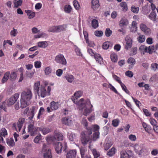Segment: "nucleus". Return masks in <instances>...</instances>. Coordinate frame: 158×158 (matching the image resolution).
Here are the masks:
<instances>
[{"label": "nucleus", "instance_id": "f257e3e1", "mask_svg": "<svg viewBox=\"0 0 158 158\" xmlns=\"http://www.w3.org/2000/svg\"><path fill=\"white\" fill-rule=\"evenodd\" d=\"M32 95V92L29 89L23 91L22 92L20 98L21 108H25L30 104V101Z\"/></svg>", "mask_w": 158, "mask_h": 158}, {"label": "nucleus", "instance_id": "f03ea898", "mask_svg": "<svg viewBox=\"0 0 158 158\" xmlns=\"http://www.w3.org/2000/svg\"><path fill=\"white\" fill-rule=\"evenodd\" d=\"M83 94V92L81 91H78L75 92L74 96L72 98V100L74 103L76 104L77 106H80L81 107H82L85 105L86 101L87 100H84L82 98L79 101H77V99L81 97Z\"/></svg>", "mask_w": 158, "mask_h": 158}, {"label": "nucleus", "instance_id": "7ed1b4c3", "mask_svg": "<svg viewBox=\"0 0 158 158\" xmlns=\"http://www.w3.org/2000/svg\"><path fill=\"white\" fill-rule=\"evenodd\" d=\"M34 89L37 92L38 95L42 98H44L46 96L47 91L45 88L40 84L39 81L35 83L34 86Z\"/></svg>", "mask_w": 158, "mask_h": 158}, {"label": "nucleus", "instance_id": "20e7f679", "mask_svg": "<svg viewBox=\"0 0 158 158\" xmlns=\"http://www.w3.org/2000/svg\"><path fill=\"white\" fill-rule=\"evenodd\" d=\"M78 106L80 109H84L83 114L86 116H88L93 110V109L92 108L93 106L90 103V100L88 99H87V101H86L85 103V105L82 106V107H81L80 106Z\"/></svg>", "mask_w": 158, "mask_h": 158}, {"label": "nucleus", "instance_id": "39448f33", "mask_svg": "<svg viewBox=\"0 0 158 158\" xmlns=\"http://www.w3.org/2000/svg\"><path fill=\"white\" fill-rule=\"evenodd\" d=\"M67 147V143L64 141L62 143L57 142L55 144V149L57 153H60L61 152L62 150L64 151L66 150Z\"/></svg>", "mask_w": 158, "mask_h": 158}, {"label": "nucleus", "instance_id": "423d86ee", "mask_svg": "<svg viewBox=\"0 0 158 158\" xmlns=\"http://www.w3.org/2000/svg\"><path fill=\"white\" fill-rule=\"evenodd\" d=\"M41 152L43 154L44 158H52L51 150L45 144H44Z\"/></svg>", "mask_w": 158, "mask_h": 158}, {"label": "nucleus", "instance_id": "0eeeda50", "mask_svg": "<svg viewBox=\"0 0 158 158\" xmlns=\"http://www.w3.org/2000/svg\"><path fill=\"white\" fill-rule=\"evenodd\" d=\"M55 60L56 63L63 65H66L67 61L64 56L62 54H59L56 56L55 58Z\"/></svg>", "mask_w": 158, "mask_h": 158}, {"label": "nucleus", "instance_id": "6e6552de", "mask_svg": "<svg viewBox=\"0 0 158 158\" xmlns=\"http://www.w3.org/2000/svg\"><path fill=\"white\" fill-rule=\"evenodd\" d=\"M19 97V94L18 93H16L9 99L6 100L5 103H6L8 106H10L15 103Z\"/></svg>", "mask_w": 158, "mask_h": 158}, {"label": "nucleus", "instance_id": "1a4fd4ad", "mask_svg": "<svg viewBox=\"0 0 158 158\" xmlns=\"http://www.w3.org/2000/svg\"><path fill=\"white\" fill-rule=\"evenodd\" d=\"M60 106L58 102L52 101L51 102L50 106L47 107V111L48 112H50L53 110H56L59 108Z\"/></svg>", "mask_w": 158, "mask_h": 158}, {"label": "nucleus", "instance_id": "9d476101", "mask_svg": "<svg viewBox=\"0 0 158 158\" xmlns=\"http://www.w3.org/2000/svg\"><path fill=\"white\" fill-rule=\"evenodd\" d=\"M91 139L88 136H87L85 133L82 132L81 134V141L82 143L84 144H86Z\"/></svg>", "mask_w": 158, "mask_h": 158}, {"label": "nucleus", "instance_id": "9b49d317", "mask_svg": "<svg viewBox=\"0 0 158 158\" xmlns=\"http://www.w3.org/2000/svg\"><path fill=\"white\" fill-rule=\"evenodd\" d=\"M7 135V132L5 128H2L0 130V143H5L3 137H6Z\"/></svg>", "mask_w": 158, "mask_h": 158}, {"label": "nucleus", "instance_id": "f8f14e48", "mask_svg": "<svg viewBox=\"0 0 158 158\" xmlns=\"http://www.w3.org/2000/svg\"><path fill=\"white\" fill-rule=\"evenodd\" d=\"M140 28L141 30L146 35H149L151 33V29L147 27L146 24L143 23H142L140 24Z\"/></svg>", "mask_w": 158, "mask_h": 158}, {"label": "nucleus", "instance_id": "ddd939ff", "mask_svg": "<svg viewBox=\"0 0 158 158\" xmlns=\"http://www.w3.org/2000/svg\"><path fill=\"white\" fill-rule=\"evenodd\" d=\"M128 24L129 22L127 19L125 17H122L119 22V25L121 28H125Z\"/></svg>", "mask_w": 158, "mask_h": 158}, {"label": "nucleus", "instance_id": "4468645a", "mask_svg": "<svg viewBox=\"0 0 158 158\" xmlns=\"http://www.w3.org/2000/svg\"><path fill=\"white\" fill-rule=\"evenodd\" d=\"M133 145L134 151L137 154L140 155L143 152L142 147L141 145L138 144H133Z\"/></svg>", "mask_w": 158, "mask_h": 158}, {"label": "nucleus", "instance_id": "2eb2a0df", "mask_svg": "<svg viewBox=\"0 0 158 158\" xmlns=\"http://www.w3.org/2000/svg\"><path fill=\"white\" fill-rule=\"evenodd\" d=\"M34 123L30 124L28 127V131L31 133V135H33L37 131H39L40 128H35L33 125Z\"/></svg>", "mask_w": 158, "mask_h": 158}, {"label": "nucleus", "instance_id": "dca6fc26", "mask_svg": "<svg viewBox=\"0 0 158 158\" xmlns=\"http://www.w3.org/2000/svg\"><path fill=\"white\" fill-rule=\"evenodd\" d=\"M77 151L76 149L69 150L66 154V158H75Z\"/></svg>", "mask_w": 158, "mask_h": 158}, {"label": "nucleus", "instance_id": "f3484780", "mask_svg": "<svg viewBox=\"0 0 158 158\" xmlns=\"http://www.w3.org/2000/svg\"><path fill=\"white\" fill-rule=\"evenodd\" d=\"M68 137L70 141L73 142L76 140L77 136L74 133L69 132L68 133Z\"/></svg>", "mask_w": 158, "mask_h": 158}, {"label": "nucleus", "instance_id": "a211bd4d", "mask_svg": "<svg viewBox=\"0 0 158 158\" xmlns=\"http://www.w3.org/2000/svg\"><path fill=\"white\" fill-rule=\"evenodd\" d=\"M99 4L98 0H93L92 2V8L95 10L99 7Z\"/></svg>", "mask_w": 158, "mask_h": 158}, {"label": "nucleus", "instance_id": "6ab92c4d", "mask_svg": "<svg viewBox=\"0 0 158 158\" xmlns=\"http://www.w3.org/2000/svg\"><path fill=\"white\" fill-rule=\"evenodd\" d=\"M126 40L127 42L125 48L126 49L128 50L130 48L132 47V40L131 38H126Z\"/></svg>", "mask_w": 158, "mask_h": 158}, {"label": "nucleus", "instance_id": "aec40b11", "mask_svg": "<svg viewBox=\"0 0 158 158\" xmlns=\"http://www.w3.org/2000/svg\"><path fill=\"white\" fill-rule=\"evenodd\" d=\"M112 145V143L110 140L109 139H106L104 145V149L106 150L108 149Z\"/></svg>", "mask_w": 158, "mask_h": 158}, {"label": "nucleus", "instance_id": "412c9836", "mask_svg": "<svg viewBox=\"0 0 158 158\" xmlns=\"http://www.w3.org/2000/svg\"><path fill=\"white\" fill-rule=\"evenodd\" d=\"M62 121L63 123L67 125H70L72 122L71 118L69 117L63 118L62 119Z\"/></svg>", "mask_w": 158, "mask_h": 158}, {"label": "nucleus", "instance_id": "4be33fe9", "mask_svg": "<svg viewBox=\"0 0 158 158\" xmlns=\"http://www.w3.org/2000/svg\"><path fill=\"white\" fill-rule=\"evenodd\" d=\"M57 30L58 32L65 31L67 28V25L66 24H63L61 25L56 26Z\"/></svg>", "mask_w": 158, "mask_h": 158}, {"label": "nucleus", "instance_id": "5701e85b", "mask_svg": "<svg viewBox=\"0 0 158 158\" xmlns=\"http://www.w3.org/2000/svg\"><path fill=\"white\" fill-rule=\"evenodd\" d=\"M24 122L25 119L23 118H20L19 119L17 123V127L19 131H20L22 127Z\"/></svg>", "mask_w": 158, "mask_h": 158}, {"label": "nucleus", "instance_id": "b1692460", "mask_svg": "<svg viewBox=\"0 0 158 158\" xmlns=\"http://www.w3.org/2000/svg\"><path fill=\"white\" fill-rule=\"evenodd\" d=\"M38 46L40 48H45L48 45V42L46 41H40L37 43Z\"/></svg>", "mask_w": 158, "mask_h": 158}, {"label": "nucleus", "instance_id": "393cba45", "mask_svg": "<svg viewBox=\"0 0 158 158\" xmlns=\"http://www.w3.org/2000/svg\"><path fill=\"white\" fill-rule=\"evenodd\" d=\"M72 8L70 5H65L64 8V12L67 14H69L71 13Z\"/></svg>", "mask_w": 158, "mask_h": 158}, {"label": "nucleus", "instance_id": "a878e982", "mask_svg": "<svg viewBox=\"0 0 158 158\" xmlns=\"http://www.w3.org/2000/svg\"><path fill=\"white\" fill-rule=\"evenodd\" d=\"M149 18L152 20L155 21L156 19V15L155 11H152L148 16Z\"/></svg>", "mask_w": 158, "mask_h": 158}, {"label": "nucleus", "instance_id": "bb28decb", "mask_svg": "<svg viewBox=\"0 0 158 158\" xmlns=\"http://www.w3.org/2000/svg\"><path fill=\"white\" fill-rule=\"evenodd\" d=\"M110 57L111 61L114 62H116L118 60V56L114 52H112L110 55Z\"/></svg>", "mask_w": 158, "mask_h": 158}, {"label": "nucleus", "instance_id": "cd10ccee", "mask_svg": "<svg viewBox=\"0 0 158 158\" xmlns=\"http://www.w3.org/2000/svg\"><path fill=\"white\" fill-rule=\"evenodd\" d=\"M39 131L42 132L44 135H45L50 132V130L48 128L40 127L39 128Z\"/></svg>", "mask_w": 158, "mask_h": 158}, {"label": "nucleus", "instance_id": "c85d7f7f", "mask_svg": "<svg viewBox=\"0 0 158 158\" xmlns=\"http://www.w3.org/2000/svg\"><path fill=\"white\" fill-rule=\"evenodd\" d=\"M117 81L120 83L121 86L122 87V89L127 94H129V90L127 89L125 85L123 83H122L120 81V80H116Z\"/></svg>", "mask_w": 158, "mask_h": 158}, {"label": "nucleus", "instance_id": "c756f323", "mask_svg": "<svg viewBox=\"0 0 158 158\" xmlns=\"http://www.w3.org/2000/svg\"><path fill=\"white\" fill-rule=\"evenodd\" d=\"M120 6L122 8V10L124 12H126L128 9L127 6V3L125 2H122L120 4Z\"/></svg>", "mask_w": 158, "mask_h": 158}, {"label": "nucleus", "instance_id": "7c9ffc66", "mask_svg": "<svg viewBox=\"0 0 158 158\" xmlns=\"http://www.w3.org/2000/svg\"><path fill=\"white\" fill-rule=\"evenodd\" d=\"M6 143L10 146L13 147L15 145L13 139L12 138L7 139H6Z\"/></svg>", "mask_w": 158, "mask_h": 158}, {"label": "nucleus", "instance_id": "2f4dec72", "mask_svg": "<svg viewBox=\"0 0 158 158\" xmlns=\"http://www.w3.org/2000/svg\"><path fill=\"white\" fill-rule=\"evenodd\" d=\"M36 109L35 107H32L30 112V116L29 117V119L30 120H31L33 118L35 113L36 112Z\"/></svg>", "mask_w": 158, "mask_h": 158}, {"label": "nucleus", "instance_id": "473e14b6", "mask_svg": "<svg viewBox=\"0 0 158 158\" xmlns=\"http://www.w3.org/2000/svg\"><path fill=\"white\" fill-rule=\"evenodd\" d=\"M135 62L136 61L135 59L132 57L129 58L127 60V63L131 65V68H132V66L135 64ZM130 66H131V65H130Z\"/></svg>", "mask_w": 158, "mask_h": 158}, {"label": "nucleus", "instance_id": "72a5a7b5", "mask_svg": "<svg viewBox=\"0 0 158 158\" xmlns=\"http://www.w3.org/2000/svg\"><path fill=\"white\" fill-rule=\"evenodd\" d=\"M139 49L142 52H143V54H144V52H148V48L144 45L140 46L139 48Z\"/></svg>", "mask_w": 158, "mask_h": 158}, {"label": "nucleus", "instance_id": "f704fd0d", "mask_svg": "<svg viewBox=\"0 0 158 158\" xmlns=\"http://www.w3.org/2000/svg\"><path fill=\"white\" fill-rule=\"evenodd\" d=\"M54 138L57 140H61L63 139V136L61 133L58 132L55 133L54 135Z\"/></svg>", "mask_w": 158, "mask_h": 158}, {"label": "nucleus", "instance_id": "c9c22d12", "mask_svg": "<svg viewBox=\"0 0 158 158\" xmlns=\"http://www.w3.org/2000/svg\"><path fill=\"white\" fill-rule=\"evenodd\" d=\"M23 3V0H19L17 1L15 0L14 1V7L16 8L18 7L19 6H21Z\"/></svg>", "mask_w": 158, "mask_h": 158}, {"label": "nucleus", "instance_id": "e433bc0d", "mask_svg": "<svg viewBox=\"0 0 158 158\" xmlns=\"http://www.w3.org/2000/svg\"><path fill=\"white\" fill-rule=\"evenodd\" d=\"M115 149L113 147L110 149L107 153V155L109 156H113L115 153Z\"/></svg>", "mask_w": 158, "mask_h": 158}, {"label": "nucleus", "instance_id": "4c0bfd02", "mask_svg": "<svg viewBox=\"0 0 158 158\" xmlns=\"http://www.w3.org/2000/svg\"><path fill=\"white\" fill-rule=\"evenodd\" d=\"M121 158H127L129 156V154L125 150H122L121 152Z\"/></svg>", "mask_w": 158, "mask_h": 158}, {"label": "nucleus", "instance_id": "58836bf2", "mask_svg": "<svg viewBox=\"0 0 158 158\" xmlns=\"http://www.w3.org/2000/svg\"><path fill=\"white\" fill-rule=\"evenodd\" d=\"M111 43L110 42L106 41L104 42L102 45V48L104 49H107L110 46Z\"/></svg>", "mask_w": 158, "mask_h": 158}, {"label": "nucleus", "instance_id": "ea45409f", "mask_svg": "<svg viewBox=\"0 0 158 158\" xmlns=\"http://www.w3.org/2000/svg\"><path fill=\"white\" fill-rule=\"evenodd\" d=\"M151 69L154 71L158 70V64L156 63H152L151 66Z\"/></svg>", "mask_w": 158, "mask_h": 158}, {"label": "nucleus", "instance_id": "a19ab883", "mask_svg": "<svg viewBox=\"0 0 158 158\" xmlns=\"http://www.w3.org/2000/svg\"><path fill=\"white\" fill-rule=\"evenodd\" d=\"M92 152L94 158H97L100 156V153L95 149L92 150Z\"/></svg>", "mask_w": 158, "mask_h": 158}, {"label": "nucleus", "instance_id": "79ce46f5", "mask_svg": "<svg viewBox=\"0 0 158 158\" xmlns=\"http://www.w3.org/2000/svg\"><path fill=\"white\" fill-rule=\"evenodd\" d=\"M149 121L150 122V123L152 126H156L157 124V122L156 121L152 118H150Z\"/></svg>", "mask_w": 158, "mask_h": 158}, {"label": "nucleus", "instance_id": "37998d69", "mask_svg": "<svg viewBox=\"0 0 158 158\" xmlns=\"http://www.w3.org/2000/svg\"><path fill=\"white\" fill-rule=\"evenodd\" d=\"M139 7H136L135 6H132L131 8V11L133 13H138L139 12Z\"/></svg>", "mask_w": 158, "mask_h": 158}, {"label": "nucleus", "instance_id": "c03bdc74", "mask_svg": "<svg viewBox=\"0 0 158 158\" xmlns=\"http://www.w3.org/2000/svg\"><path fill=\"white\" fill-rule=\"evenodd\" d=\"M83 33L84 38L85 40H86V43L88 44V45H89L88 38V32L86 31H83Z\"/></svg>", "mask_w": 158, "mask_h": 158}, {"label": "nucleus", "instance_id": "a18cd8bd", "mask_svg": "<svg viewBox=\"0 0 158 158\" xmlns=\"http://www.w3.org/2000/svg\"><path fill=\"white\" fill-rule=\"evenodd\" d=\"M94 58L96 61H98L99 63H101V62L102 60V58L99 54H95Z\"/></svg>", "mask_w": 158, "mask_h": 158}, {"label": "nucleus", "instance_id": "49530a36", "mask_svg": "<svg viewBox=\"0 0 158 158\" xmlns=\"http://www.w3.org/2000/svg\"><path fill=\"white\" fill-rule=\"evenodd\" d=\"M131 29L132 30V31H136L137 30V23L135 21H133L132 23V26Z\"/></svg>", "mask_w": 158, "mask_h": 158}, {"label": "nucleus", "instance_id": "de8ad7c7", "mask_svg": "<svg viewBox=\"0 0 158 158\" xmlns=\"http://www.w3.org/2000/svg\"><path fill=\"white\" fill-rule=\"evenodd\" d=\"M92 25L94 28L97 27L98 26V21L95 19H93L92 22Z\"/></svg>", "mask_w": 158, "mask_h": 158}, {"label": "nucleus", "instance_id": "09e8293b", "mask_svg": "<svg viewBox=\"0 0 158 158\" xmlns=\"http://www.w3.org/2000/svg\"><path fill=\"white\" fill-rule=\"evenodd\" d=\"M112 31L109 28H107L106 29L105 31V34L106 37H110L112 34Z\"/></svg>", "mask_w": 158, "mask_h": 158}, {"label": "nucleus", "instance_id": "8fccbe9b", "mask_svg": "<svg viewBox=\"0 0 158 158\" xmlns=\"http://www.w3.org/2000/svg\"><path fill=\"white\" fill-rule=\"evenodd\" d=\"M137 40L139 43H142L145 41V37L143 35H140L137 38Z\"/></svg>", "mask_w": 158, "mask_h": 158}, {"label": "nucleus", "instance_id": "3c124183", "mask_svg": "<svg viewBox=\"0 0 158 158\" xmlns=\"http://www.w3.org/2000/svg\"><path fill=\"white\" fill-rule=\"evenodd\" d=\"M99 132L98 131L95 132L93 134V140L95 141L99 137Z\"/></svg>", "mask_w": 158, "mask_h": 158}, {"label": "nucleus", "instance_id": "603ef678", "mask_svg": "<svg viewBox=\"0 0 158 158\" xmlns=\"http://www.w3.org/2000/svg\"><path fill=\"white\" fill-rule=\"evenodd\" d=\"M73 5L76 10H79L80 8V5L78 2L77 0H75L73 1Z\"/></svg>", "mask_w": 158, "mask_h": 158}, {"label": "nucleus", "instance_id": "864d4df0", "mask_svg": "<svg viewBox=\"0 0 158 158\" xmlns=\"http://www.w3.org/2000/svg\"><path fill=\"white\" fill-rule=\"evenodd\" d=\"M48 31L54 33H57L56 26L52 27H50L48 30Z\"/></svg>", "mask_w": 158, "mask_h": 158}, {"label": "nucleus", "instance_id": "5fc2aeb1", "mask_svg": "<svg viewBox=\"0 0 158 158\" xmlns=\"http://www.w3.org/2000/svg\"><path fill=\"white\" fill-rule=\"evenodd\" d=\"M156 49L154 46H149L148 47V53L151 54L155 51Z\"/></svg>", "mask_w": 158, "mask_h": 158}, {"label": "nucleus", "instance_id": "6e6d98bb", "mask_svg": "<svg viewBox=\"0 0 158 158\" xmlns=\"http://www.w3.org/2000/svg\"><path fill=\"white\" fill-rule=\"evenodd\" d=\"M41 139V135H39L36 136L34 139V141L36 143H38L40 141Z\"/></svg>", "mask_w": 158, "mask_h": 158}, {"label": "nucleus", "instance_id": "4d7b16f0", "mask_svg": "<svg viewBox=\"0 0 158 158\" xmlns=\"http://www.w3.org/2000/svg\"><path fill=\"white\" fill-rule=\"evenodd\" d=\"M41 62L39 61H36L34 62V66L36 68H40L41 66Z\"/></svg>", "mask_w": 158, "mask_h": 158}, {"label": "nucleus", "instance_id": "13d9d810", "mask_svg": "<svg viewBox=\"0 0 158 158\" xmlns=\"http://www.w3.org/2000/svg\"><path fill=\"white\" fill-rule=\"evenodd\" d=\"M128 138L131 141H135L136 140V137L135 135L131 134L128 136Z\"/></svg>", "mask_w": 158, "mask_h": 158}, {"label": "nucleus", "instance_id": "bf43d9fd", "mask_svg": "<svg viewBox=\"0 0 158 158\" xmlns=\"http://www.w3.org/2000/svg\"><path fill=\"white\" fill-rule=\"evenodd\" d=\"M120 121L118 119H115L113 120L112 122V124L115 127H116L118 125Z\"/></svg>", "mask_w": 158, "mask_h": 158}, {"label": "nucleus", "instance_id": "052dcab7", "mask_svg": "<svg viewBox=\"0 0 158 158\" xmlns=\"http://www.w3.org/2000/svg\"><path fill=\"white\" fill-rule=\"evenodd\" d=\"M108 87L110 88V89L112 91L114 92L116 94H118V92L115 88L111 84H109L108 85Z\"/></svg>", "mask_w": 158, "mask_h": 158}, {"label": "nucleus", "instance_id": "680f3d73", "mask_svg": "<svg viewBox=\"0 0 158 158\" xmlns=\"http://www.w3.org/2000/svg\"><path fill=\"white\" fill-rule=\"evenodd\" d=\"M13 30H12L10 31V34L11 36L13 37L15 36L18 33V31L17 29L13 28Z\"/></svg>", "mask_w": 158, "mask_h": 158}, {"label": "nucleus", "instance_id": "e2e57ef3", "mask_svg": "<svg viewBox=\"0 0 158 158\" xmlns=\"http://www.w3.org/2000/svg\"><path fill=\"white\" fill-rule=\"evenodd\" d=\"M44 111V108L43 107H41L39 110V112L37 116V118H40V116L43 114V113Z\"/></svg>", "mask_w": 158, "mask_h": 158}, {"label": "nucleus", "instance_id": "0e129e2a", "mask_svg": "<svg viewBox=\"0 0 158 158\" xmlns=\"http://www.w3.org/2000/svg\"><path fill=\"white\" fill-rule=\"evenodd\" d=\"M103 34V32L101 31H97L94 32V35L97 36H101Z\"/></svg>", "mask_w": 158, "mask_h": 158}, {"label": "nucleus", "instance_id": "69168bd1", "mask_svg": "<svg viewBox=\"0 0 158 158\" xmlns=\"http://www.w3.org/2000/svg\"><path fill=\"white\" fill-rule=\"evenodd\" d=\"M85 148H80V153L82 158H83L84 156L85 152Z\"/></svg>", "mask_w": 158, "mask_h": 158}, {"label": "nucleus", "instance_id": "338daca9", "mask_svg": "<svg viewBox=\"0 0 158 158\" xmlns=\"http://www.w3.org/2000/svg\"><path fill=\"white\" fill-rule=\"evenodd\" d=\"M51 69L50 67H46L45 70V73L46 75H48L51 73Z\"/></svg>", "mask_w": 158, "mask_h": 158}, {"label": "nucleus", "instance_id": "774afa93", "mask_svg": "<svg viewBox=\"0 0 158 158\" xmlns=\"http://www.w3.org/2000/svg\"><path fill=\"white\" fill-rule=\"evenodd\" d=\"M63 71L61 69H58L56 71V75L59 77H60L61 76L63 73Z\"/></svg>", "mask_w": 158, "mask_h": 158}]
</instances>
